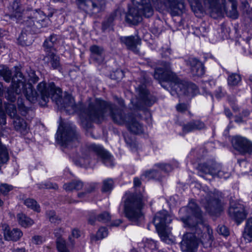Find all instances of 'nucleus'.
Returning <instances> with one entry per match:
<instances>
[{
  "label": "nucleus",
  "mask_w": 252,
  "mask_h": 252,
  "mask_svg": "<svg viewBox=\"0 0 252 252\" xmlns=\"http://www.w3.org/2000/svg\"><path fill=\"white\" fill-rule=\"evenodd\" d=\"M179 213L182 217L181 220L185 227L195 230L197 239L204 248H210L214 241L213 230L203 220L202 212L196 204L193 201L189 203L187 207L182 208Z\"/></svg>",
  "instance_id": "obj_1"
},
{
  "label": "nucleus",
  "mask_w": 252,
  "mask_h": 252,
  "mask_svg": "<svg viewBox=\"0 0 252 252\" xmlns=\"http://www.w3.org/2000/svg\"><path fill=\"white\" fill-rule=\"evenodd\" d=\"M107 111L109 112L113 122L120 125H126L132 116L126 115L114 104L96 98L89 103L87 108L81 112L80 117L82 119L99 121L104 118Z\"/></svg>",
  "instance_id": "obj_2"
},
{
  "label": "nucleus",
  "mask_w": 252,
  "mask_h": 252,
  "mask_svg": "<svg viewBox=\"0 0 252 252\" xmlns=\"http://www.w3.org/2000/svg\"><path fill=\"white\" fill-rule=\"evenodd\" d=\"M160 66L155 70L154 78L161 81L170 82L174 84V89L177 94L193 96L198 93V88L193 83H189L179 79L171 70L169 63L161 62Z\"/></svg>",
  "instance_id": "obj_3"
},
{
  "label": "nucleus",
  "mask_w": 252,
  "mask_h": 252,
  "mask_svg": "<svg viewBox=\"0 0 252 252\" xmlns=\"http://www.w3.org/2000/svg\"><path fill=\"white\" fill-rule=\"evenodd\" d=\"M37 89L39 93L37 94L38 98L40 97L44 104H46L51 98L61 108H66L70 107L74 109V99L72 96L66 94L63 99L61 90L56 88L54 83L51 82L47 85L44 82H40L38 84Z\"/></svg>",
  "instance_id": "obj_4"
},
{
  "label": "nucleus",
  "mask_w": 252,
  "mask_h": 252,
  "mask_svg": "<svg viewBox=\"0 0 252 252\" xmlns=\"http://www.w3.org/2000/svg\"><path fill=\"white\" fill-rule=\"evenodd\" d=\"M26 79L23 76L22 73L16 67L12 84L8 90L6 98L7 100L14 102L16 100V95L22 92L27 99L32 103H34L38 99L37 93L33 90V87L30 84H25Z\"/></svg>",
  "instance_id": "obj_5"
},
{
  "label": "nucleus",
  "mask_w": 252,
  "mask_h": 252,
  "mask_svg": "<svg viewBox=\"0 0 252 252\" xmlns=\"http://www.w3.org/2000/svg\"><path fill=\"white\" fill-rule=\"evenodd\" d=\"M124 212L129 220L137 224L143 219L144 199L141 194L126 193L123 197Z\"/></svg>",
  "instance_id": "obj_6"
},
{
  "label": "nucleus",
  "mask_w": 252,
  "mask_h": 252,
  "mask_svg": "<svg viewBox=\"0 0 252 252\" xmlns=\"http://www.w3.org/2000/svg\"><path fill=\"white\" fill-rule=\"evenodd\" d=\"M133 6L129 9L126 15V22L137 24L142 20V16L150 17L153 14V9L150 0H132Z\"/></svg>",
  "instance_id": "obj_7"
},
{
  "label": "nucleus",
  "mask_w": 252,
  "mask_h": 252,
  "mask_svg": "<svg viewBox=\"0 0 252 252\" xmlns=\"http://www.w3.org/2000/svg\"><path fill=\"white\" fill-rule=\"evenodd\" d=\"M231 4V9L226 13L227 16L236 19L238 17L237 3L235 0H227ZM224 0H204V4L208 8L210 16L217 19L223 16L226 12Z\"/></svg>",
  "instance_id": "obj_8"
},
{
  "label": "nucleus",
  "mask_w": 252,
  "mask_h": 252,
  "mask_svg": "<svg viewBox=\"0 0 252 252\" xmlns=\"http://www.w3.org/2000/svg\"><path fill=\"white\" fill-rule=\"evenodd\" d=\"M56 139L64 148H72L79 142V135L73 125L65 123L61 124L57 132Z\"/></svg>",
  "instance_id": "obj_9"
},
{
  "label": "nucleus",
  "mask_w": 252,
  "mask_h": 252,
  "mask_svg": "<svg viewBox=\"0 0 252 252\" xmlns=\"http://www.w3.org/2000/svg\"><path fill=\"white\" fill-rule=\"evenodd\" d=\"M198 170L200 176L201 174L210 175L213 178L227 179L230 176V172L226 166L210 160L198 165Z\"/></svg>",
  "instance_id": "obj_10"
},
{
  "label": "nucleus",
  "mask_w": 252,
  "mask_h": 252,
  "mask_svg": "<svg viewBox=\"0 0 252 252\" xmlns=\"http://www.w3.org/2000/svg\"><path fill=\"white\" fill-rule=\"evenodd\" d=\"M204 196L201 200V203L206 211L211 215H217L222 210V206L220 200L221 193L219 191L205 192H201Z\"/></svg>",
  "instance_id": "obj_11"
},
{
  "label": "nucleus",
  "mask_w": 252,
  "mask_h": 252,
  "mask_svg": "<svg viewBox=\"0 0 252 252\" xmlns=\"http://www.w3.org/2000/svg\"><path fill=\"white\" fill-rule=\"evenodd\" d=\"M94 154L101 158L103 162L106 165H113L112 158L110 154L105 151L101 146L94 144L91 145L88 150L83 153L82 157L80 158V162L83 164H89L90 163V158L94 156Z\"/></svg>",
  "instance_id": "obj_12"
},
{
  "label": "nucleus",
  "mask_w": 252,
  "mask_h": 252,
  "mask_svg": "<svg viewBox=\"0 0 252 252\" xmlns=\"http://www.w3.org/2000/svg\"><path fill=\"white\" fill-rule=\"evenodd\" d=\"M154 7L158 10H167L173 16L183 12L185 8L184 0H152Z\"/></svg>",
  "instance_id": "obj_13"
},
{
  "label": "nucleus",
  "mask_w": 252,
  "mask_h": 252,
  "mask_svg": "<svg viewBox=\"0 0 252 252\" xmlns=\"http://www.w3.org/2000/svg\"><path fill=\"white\" fill-rule=\"evenodd\" d=\"M171 221V217L165 210H162L157 213L154 219V223L156 228L160 231V237L165 242L167 241L168 236L164 234V230L167 224L170 223Z\"/></svg>",
  "instance_id": "obj_14"
},
{
  "label": "nucleus",
  "mask_w": 252,
  "mask_h": 252,
  "mask_svg": "<svg viewBox=\"0 0 252 252\" xmlns=\"http://www.w3.org/2000/svg\"><path fill=\"white\" fill-rule=\"evenodd\" d=\"M27 22L29 24L30 26L33 25L36 28L40 29L48 26L50 24V20L42 11L35 10L31 13Z\"/></svg>",
  "instance_id": "obj_15"
},
{
  "label": "nucleus",
  "mask_w": 252,
  "mask_h": 252,
  "mask_svg": "<svg viewBox=\"0 0 252 252\" xmlns=\"http://www.w3.org/2000/svg\"><path fill=\"white\" fill-rule=\"evenodd\" d=\"M232 144L233 148L242 155L252 153V142L245 137L240 136L233 137Z\"/></svg>",
  "instance_id": "obj_16"
},
{
  "label": "nucleus",
  "mask_w": 252,
  "mask_h": 252,
  "mask_svg": "<svg viewBox=\"0 0 252 252\" xmlns=\"http://www.w3.org/2000/svg\"><path fill=\"white\" fill-rule=\"evenodd\" d=\"M199 244L195 233H187L180 243L181 249L183 252H195Z\"/></svg>",
  "instance_id": "obj_17"
},
{
  "label": "nucleus",
  "mask_w": 252,
  "mask_h": 252,
  "mask_svg": "<svg viewBox=\"0 0 252 252\" xmlns=\"http://www.w3.org/2000/svg\"><path fill=\"white\" fill-rule=\"evenodd\" d=\"M136 92L139 99V104H137V107L140 108L141 105L143 104L150 106L155 102V98L149 93L144 85L139 86L137 88Z\"/></svg>",
  "instance_id": "obj_18"
},
{
  "label": "nucleus",
  "mask_w": 252,
  "mask_h": 252,
  "mask_svg": "<svg viewBox=\"0 0 252 252\" xmlns=\"http://www.w3.org/2000/svg\"><path fill=\"white\" fill-rule=\"evenodd\" d=\"M190 67V72L193 76L201 77L205 73V67L203 63L195 58H189L186 61Z\"/></svg>",
  "instance_id": "obj_19"
},
{
  "label": "nucleus",
  "mask_w": 252,
  "mask_h": 252,
  "mask_svg": "<svg viewBox=\"0 0 252 252\" xmlns=\"http://www.w3.org/2000/svg\"><path fill=\"white\" fill-rule=\"evenodd\" d=\"M122 43L125 45L126 48L135 53H139L138 45L141 44V39L137 36H122L120 37Z\"/></svg>",
  "instance_id": "obj_20"
},
{
  "label": "nucleus",
  "mask_w": 252,
  "mask_h": 252,
  "mask_svg": "<svg viewBox=\"0 0 252 252\" xmlns=\"http://www.w3.org/2000/svg\"><path fill=\"white\" fill-rule=\"evenodd\" d=\"M228 213L229 216L237 222L238 224H239L246 216L244 209L241 205L236 207L231 206Z\"/></svg>",
  "instance_id": "obj_21"
},
{
  "label": "nucleus",
  "mask_w": 252,
  "mask_h": 252,
  "mask_svg": "<svg viewBox=\"0 0 252 252\" xmlns=\"http://www.w3.org/2000/svg\"><path fill=\"white\" fill-rule=\"evenodd\" d=\"M131 132L135 134H141L144 131L143 126L137 121L132 116L126 125Z\"/></svg>",
  "instance_id": "obj_22"
},
{
  "label": "nucleus",
  "mask_w": 252,
  "mask_h": 252,
  "mask_svg": "<svg viewBox=\"0 0 252 252\" xmlns=\"http://www.w3.org/2000/svg\"><path fill=\"white\" fill-rule=\"evenodd\" d=\"M77 2L79 8L86 11L96 9L95 12H98L100 9L98 5L92 0H77Z\"/></svg>",
  "instance_id": "obj_23"
},
{
  "label": "nucleus",
  "mask_w": 252,
  "mask_h": 252,
  "mask_svg": "<svg viewBox=\"0 0 252 252\" xmlns=\"http://www.w3.org/2000/svg\"><path fill=\"white\" fill-rule=\"evenodd\" d=\"M15 129L23 135L28 132L27 124L25 120L20 117H16L13 121Z\"/></svg>",
  "instance_id": "obj_24"
},
{
  "label": "nucleus",
  "mask_w": 252,
  "mask_h": 252,
  "mask_svg": "<svg viewBox=\"0 0 252 252\" xmlns=\"http://www.w3.org/2000/svg\"><path fill=\"white\" fill-rule=\"evenodd\" d=\"M23 235L22 232L18 228H13L12 230L5 229L4 232V237L6 240H18Z\"/></svg>",
  "instance_id": "obj_25"
},
{
  "label": "nucleus",
  "mask_w": 252,
  "mask_h": 252,
  "mask_svg": "<svg viewBox=\"0 0 252 252\" xmlns=\"http://www.w3.org/2000/svg\"><path fill=\"white\" fill-rule=\"evenodd\" d=\"M43 60L45 63H50L52 67L54 69L58 68L60 65V58L56 54L55 51L47 52Z\"/></svg>",
  "instance_id": "obj_26"
},
{
  "label": "nucleus",
  "mask_w": 252,
  "mask_h": 252,
  "mask_svg": "<svg viewBox=\"0 0 252 252\" xmlns=\"http://www.w3.org/2000/svg\"><path fill=\"white\" fill-rule=\"evenodd\" d=\"M91 53V57L93 59L98 62H101L104 59L103 47L96 45H93L90 48Z\"/></svg>",
  "instance_id": "obj_27"
},
{
  "label": "nucleus",
  "mask_w": 252,
  "mask_h": 252,
  "mask_svg": "<svg viewBox=\"0 0 252 252\" xmlns=\"http://www.w3.org/2000/svg\"><path fill=\"white\" fill-rule=\"evenodd\" d=\"M242 238L246 243L252 241V218L248 219L246 221Z\"/></svg>",
  "instance_id": "obj_28"
},
{
  "label": "nucleus",
  "mask_w": 252,
  "mask_h": 252,
  "mask_svg": "<svg viewBox=\"0 0 252 252\" xmlns=\"http://www.w3.org/2000/svg\"><path fill=\"white\" fill-rule=\"evenodd\" d=\"M204 124L200 121H193L183 126V130L185 133L191 132L204 127Z\"/></svg>",
  "instance_id": "obj_29"
},
{
  "label": "nucleus",
  "mask_w": 252,
  "mask_h": 252,
  "mask_svg": "<svg viewBox=\"0 0 252 252\" xmlns=\"http://www.w3.org/2000/svg\"><path fill=\"white\" fill-rule=\"evenodd\" d=\"M12 11L10 16L11 19L13 20H19L20 18L22 16L23 12H24L23 9L21 7L19 3L16 1H14L12 5Z\"/></svg>",
  "instance_id": "obj_30"
},
{
  "label": "nucleus",
  "mask_w": 252,
  "mask_h": 252,
  "mask_svg": "<svg viewBox=\"0 0 252 252\" xmlns=\"http://www.w3.org/2000/svg\"><path fill=\"white\" fill-rule=\"evenodd\" d=\"M17 217L19 224L23 227H30L34 223L32 220L23 213L18 214Z\"/></svg>",
  "instance_id": "obj_31"
},
{
  "label": "nucleus",
  "mask_w": 252,
  "mask_h": 252,
  "mask_svg": "<svg viewBox=\"0 0 252 252\" xmlns=\"http://www.w3.org/2000/svg\"><path fill=\"white\" fill-rule=\"evenodd\" d=\"M83 187V183L80 181H73L71 182L64 184L63 188L66 191H71L74 189L79 190Z\"/></svg>",
  "instance_id": "obj_32"
},
{
  "label": "nucleus",
  "mask_w": 252,
  "mask_h": 252,
  "mask_svg": "<svg viewBox=\"0 0 252 252\" xmlns=\"http://www.w3.org/2000/svg\"><path fill=\"white\" fill-rule=\"evenodd\" d=\"M0 76L3 77L4 80L6 82H12L14 75L12 77V73L9 68L5 66H0Z\"/></svg>",
  "instance_id": "obj_33"
},
{
  "label": "nucleus",
  "mask_w": 252,
  "mask_h": 252,
  "mask_svg": "<svg viewBox=\"0 0 252 252\" xmlns=\"http://www.w3.org/2000/svg\"><path fill=\"white\" fill-rule=\"evenodd\" d=\"M111 217L109 213L107 212H104L99 214L96 218L94 219L91 218H89V222L90 224H93L95 220L102 222H107L110 220Z\"/></svg>",
  "instance_id": "obj_34"
},
{
  "label": "nucleus",
  "mask_w": 252,
  "mask_h": 252,
  "mask_svg": "<svg viewBox=\"0 0 252 252\" xmlns=\"http://www.w3.org/2000/svg\"><path fill=\"white\" fill-rule=\"evenodd\" d=\"M57 36L55 35H52L50 36L49 39L46 40L43 44L46 52L51 51H55L54 48V44L57 41Z\"/></svg>",
  "instance_id": "obj_35"
},
{
  "label": "nucleus",
  "mask_w": 252,
  "mask_h": 252,
  "mask_svg": "<svg viewBox=\"0 0 252 252\" xmlns=\"http://www.w3.org/2000/svg\"><path fill=\"white\" fill-rule=\"evenodd\" d=\"M23 203L28 208L34 211L39 212L40 211L39 205L33 199L27 198L24 200Z\"/></svg>",
  "instance_id": "obj_36"
},
{
  "label": "nucleus",
  "mask_w": 252,
  "mask_h": 252,
  "mask_svg": "<svg viewBox=\"0 0 252 252\" xmlns=\"http://www.w3.org/2000/svg\"><path fill=\"white\" fill-rule=\"evenodd\" d=\"M241 81V77L240 75L236 73H233L230 75L227 79L228 84L230 86H236Z\"/></svg>",
  "instance_id": "obj_37"
},
{
  "label": "nucleus",
  "mask_w": 252,
  "mask_h": 252,
  "mask_svg": "<svg viewBox=\"0 0 252 252\" xmlns=\"http://www.w3.org/2000/svg\"><path fill=\"white\" fill-rule=\"evenodd\" d=\"M28 80L27 82V79L23 75L24 78L26 79L25 84H30L32 86V83H35L38 81V77L36 75L35 71L33 70L30 69L29 71L28 72Z\"/></svg>",
  "instance_id": "obj_38"
},
{
  "label": "nucleus",
  "mask_w": 252,
  "mask_h": 252,
  "mask_svg": "<svg viewBox=\"0 0 252 252\" xmlns=\"http://www.w3.org/2000/svg\"><path fill=\"white\" fill-rule=\"evenodd\" d=\"M56 247L59 252H69L63 239H56Z\"/></svg>",
  "instance_id": "obj_39"
},
{
  "label": "nucleus",
  "mask_w": 252,
  "mask_h": 252,
  "mask_svg": "<svg viewBox=\"0 0 252 252\" xmlns=\"http://www.w3.org/2000/svg\"><path fill=\"white\" fill-rule=\"evenodd\" d=\"M46 216L49 221L52 223H59L60 222V219L56 215L54 211H47Z\"/></svg>",
  "instance_id": "obj_40"
},
{
  "label": "nucleus",
  "mask_w": 252,
  "mask_h": 252,
  "mask_svg": "<svg viewBox=\"0 0 252 252\" xmlns=\"http://www.w3.org/2000/svg\"><path fill=\"white\" fill-rule=\"evenodd\" d=\"M113 187V181L111 179L104 180L103 182V187L102 191L103 192H108L111 190Z\"/></svg>",
  "instance_id": "obj_41"
},
{
  "label": "nucleus",
  "mask_w": 252,
  "mask_h": 252,
  "mask_svg": "<svg viewBox=\"0 0 252 252\" xmlns=\"http://www.w3.org/2000/svg\"><path fill=\"white\" fill-rule=\"evenodd\" d=\"M6 111L9 115L13 119L16 117H19L17 115V110L15 105L12 104H9L6 108Z\"/></svg>",
  "instance_id": "obj_42"
},
{
  "label": "nucleus",
  "mask_w": 252,
  "mask_h": 252,
  "mask_svg": "<svg viewBox=\"0 0 252 252\" xmlns=\"http://www.w3.org/2000/svg\"><path fill=\"white\" fill-rule=\"evenodd\" d=\"M108 235V231L106 228L100 227L96 234V240L102 239L106 237Z\"/></svg>",
  "instance_id": "obj_43"
},
{
  "label": "nucleus",
  "mask_w": 252,
  "mask_h": 252,
  "mask_svg": "<svg viewBox=\"0 0 252 252\" xmlns=\"http://www.w3.org/2000/svg\"><path fill=\"white\" fill-rule=\"evenodd\" d=\"M158 173V171L155 169H152L146 171L143 175V176H144L148 179H154L157 177Z\"/></svg>",
  "instance_id": "obj_44"
},
{
  "label": "nucleus",
  "mask_w": 252,
  "mask_h": 252,
  "mask_svg": "<svg viewBox=\"0 0 252 252\" xmlns=\"http://www.w3.org/2000/svg\"><path fill=\"white\" fill-rule=\"evenodd\" d=\"M12 189L13 187L12 186L7 184H3L0 186V191L4 195H6Z\"/></svg>",
  "instance_id": "obj_45"
},
{
  "label": "nucleus",
  "mask_w": 252,
  "mask_h": 252,
  "mask_svg": "<svg viewBox=\"0 0 252 252\" xmlns=\"http://www.w3.org/2000/svg\"><path fill=\"white\" fill-rule=\"evenodd\" d=\"M80 236V231L76 228L73 229L71 232V235L68 237V240L70 243L73 245L74 244V240L72 239V237L75 238H78Z\"/></svg>",
  "instance_id": "obj_46"
},
{
  "label": "nucleus",
  "mask_w": 252,
  "mask_h": 252,
  "mask_svg": "<svg viewBox=\"0 0 252 252\" xmlns=\"http://www.w3.org/2000/svg\"><path fill=\"white\" fill-rule=\"evenodd\" d=\"M155 166L159 168L161 170L166 172L171 171L172 169L171 166L168 164L158 163L156 164Z\"/></svg>",
  "instance_id": "obj_47"
},
{
  "label": "nucleus",
  "mask_w": 252,
  "mask_h": 252,
  "mask_svg": "<svg viewBox=\"0 0 252 252\" xmlns=\"http://www.w3.org/2000/svg\"><path fill=\"white\" fill-rule=\"evenodd\" d=\"M115 16L114 14L110 15L108 18L103 23V27L104 29H106L110 27L114 20Z\"/></svg>",
  "instance_id": "obj_48"
},
{
  "label": "nucleus",
  "mask_w": 252,
  "mask_h": 252,
  "mask_svg": "<svg viewBox=\"0 0 252 252\" xmlns=\"http://www.w3.org/2000/svg\"><path fill=\"white\" fill-rule=\"evenodd\" d=\"M32 241L35 245H41L45 241V239L41 236L36 235L32 238Z\"/></svg>",
  "instance_id": "obj_49"
},
{
  "label": "nucleus",
  "mask_w": 252,
  "mask_h": 252,
  "mask_svg": "<svg viewBox=\"0 0 252 252\" xmlns=\"http://www.w3.org/2000/svg\"><path fill=\"white\" fill-rule=\"evenodd\" d=\"M217 231L220 234L225 236H227L229 234L228 228L224 225L219 226Z\"/></svg>",
  "instance_id": "obj_50"
},
{
  "label": "nucleus",
  "mask_w": 252,
  "mask_h": 252,
  "mask_svg": "<svg viewBox=\"0 0 252 252\" xmlns=\"http://www.w3.org/2000/svg\"><path fill=\"white\" fill-rule=\"evenodd\" d=\"M97 184L96 183H90L88 184L85 188L86 191L88 193H90L94 190L95 188L97 187Z\"/></svg>",
  "instance_id": "obj_51"
},
{
  "label": "nucleus",
  "mask_w": 252,
  "mask_h": 252,
  "mask_svg": "<svg viewBox=\"0 0 252 252\" xmlns=\"http://www.w3.org/2000/svg\"><path fill=\"white\" fill-rule=\"evenodd\" d=\"M188 105L185 103H180L176 106L177 110L180 112H184L188 110Z\"/></svg>",
  "instance_id": "obj_52"
},
{
  "label": "nucleus",
  "mask_w": 252,
  "mask_h": 252,
  "mask_svg": "<svg viewBox=\"0 0 252 252\" xmlns=\"http://www.w3.org/2000/svg\"><path fill=\"white\" fill-rule=\"evenodd\" d=\"M189 3L190 4V6L193 9V7L194 8H199L200 7V2L199 0H188Z\"/></svg>",
  "instance_id": "obj_53"
},
{
  "label": "nucleus",
  "mask_w": 252,
  "mask_h": 252,
  "mask_svg": "<svg viewBox=\"0 0 252 252\" xmlns=\"http://www.w3.org/2000/svg\"><path fill=\"white\" fill-rule=\"evenodd\" d=\"M54 233L57 239H63L62 236L64 233V230L61 228H59L54 230Z\"/></svg>",
  "instance_id": "obj_54"
},
{
  "label": "nucleus",
  "mask_w": 252,
  "mask_h": 252,
  "mask_svg": "<svg viewBox=\"0 0 252 252\" xmlns=\"http://www.w3.org/2000/svg\"><path fill=\"white\" fill-rule=\"evenodd\" d=\"M114 75L116 76V79L120 80L124 77V73L122 70H117L114 72Z\"/></svg>",
  "instance_id": "obj_55"
},
{
  "label": "nucleus",
  "mask_w": 252,
  "mask_h": 252,
  "mask_svg": "<svg viewBox=\"0 0 252 252\" xmlns=\"http://www.w3.org/2000/svg\"><path fill=\"white\" fill-rule=\"evenodd\" d=\"M25 37V33H21L18 39L19 43L22 45L26 44Z\"/></svg>",
  "instance_id": "obj_56"
},
{
  "label": "nucleus",
  "mask_w": 252,
  "mask_h": 252,
  "mask_svg": "<svg viewBox=\"0 0 252 252\" xmlns=\"http://www.w3.org/2000/svg\"><path fill=\"white\" fill-rule=\"evenodd\" d=\"M8 252H26V250L24 248H14L11 249Z\"/></svg>",
  "instance_id": "obj_57"
},
{
  "label": "nucleus",
  "mask_w": 252,
  "mask_h": 252,
  "mask_svg": "<svg viewBox=\"0 0 252 252\" xmlns=\"http://www.w3.org/2000/svg\"><path fill=\"white\" fill-rule=\"evenodd\" d=\"M122 222L121 220H117L113 221L111 223V226H118Z\"/></svg>",
  "instance_id": "obj_58"
},
{
  "label": "nucleus",
  "mask_w": 252,
  "mask_h": 252,
  "mask_svg": "<svg viewBox=\"0 0 252 252\" xmlns=\"http://www.w3.org/2000/svg\"><path fill=\"white\" fill-rule=\"evenodd\" d=\"M45 188L47 189L53 188L54 189H57L58 188V185L57 184L53 185L52 184H49L45 185Z\"/></svg>",
  "instance_id": "obj_59"
},
{
  "label": "nucleus",
  "mask_w": 252,
  "mask_h": 252,
  "mask_svg": "<svg viewBox=\"0 0 252 252\" xmlns=\"http://www.w3.org/2000/svg\"><path fill=\"white\" fill-rule=\"evenodd\" d=\"M133 184L135 187H139L141 184V182L138 178H135L133 180Z\"/></svg>",
  "instance_id": "obj_60"
},
{
  "label": "nucleus",
  "mask_w": 252,
  "mask_h": 252,
  "mask_svg": "<svg viewBox=\"0 0 252 252\" xmlns=\"http://www.w3.org/2000/svg\"><path fill=\"white\" fill-rule=\"evenodd\" d=\"M224 112L225 114L227 117L230 118L232 116V114L229 109H225L224 110Z\"/></svg>",
  "instance_id": "obj_61"
},
{
  "label": "nucleus",
  "mask_w": 252,
  "mask_h": 252,
  "mask_svg": "<svg viewBox=\"0 0 252 252\" xmlns=\"http://www.w3.org/2000/svg\"><path fill=\"white\" fill-rule=\"evenodd\" d=\"M149 245H150V246H153L154 247H155V246H156V242L153 240L149 241V242L147 243L146 244V246H148Z\"/></svg>",
  "instance_id": "obj_62"
},
{
  "label": "nucleus",
  "mask_w": 252,
  "mask_h": 252,
  "mask_svg": "<svg viewBox=\"0 0 252 252\" xmlns=\"http://www.w3.org/2000/svg\"><path fill=\"white\" fill-rule=\"evenodd\" d=\"M116 98H117V102L119 104V105L123 106L124 104V102L123 99H122V98H119L117 97Z\"/></svg>",
  "instance_id": "obj_63"
},
{
  "label": "nucleus",
  "mask_w": 252,
  "mask_h": 252,
  "mask_svg": "<svg viewBox=\"0 0 252 252\" xmlns=\"http://www.w3.org/2000/svg\"><path fill=\"white\" fill-rule=\"evenodd\" d=\"M2 121L3 123V124H5L6 123V119H5V116L4 115H3L1 117Z\"/></svg>",
  "instance_id": "obj_64"
}]
</instances>
